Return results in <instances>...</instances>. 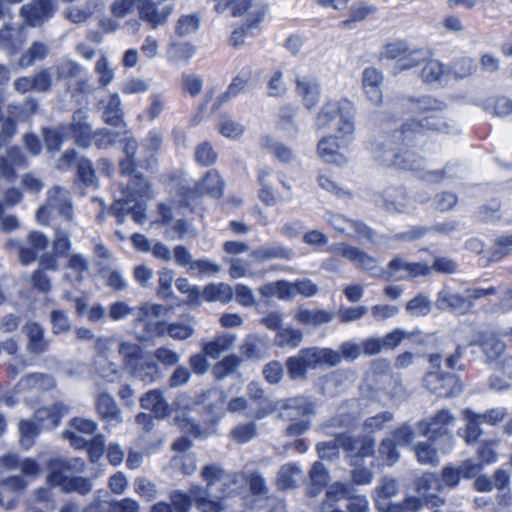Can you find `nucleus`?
<instances>
[{"instance_id":"obj_1","label":"nucleus","mask_w":512,"mask_h":512,"mask_svg":"<svg viewBox=\"0 0 512 512\" xmlns=\"http://www.w3.org/2000/svg\"><path fill=\"white\" fill-rule=\"evenodd\" d=\"M411 112L424 115L421 119H408L399 129L387 135L384 143L373 148L375 158L388 167L416 171L422 163V157L411 148L430 131L446 132L449 128L440 114L443 102L431 96L411 98Z\"/></svg>"},{"instance_id":"obj_2","label":"nucleus","mask_w":512,"mask_h":512,"mask_svg":"<svg viewBox=\"0 0 512 512\" xmlns=\"http://www.w3.org/2000/svg\"><path fill=\"white\" fill-rule=\"evenodd\" d=\"M86 467V462L80 457L50 458L46 462V483L50 488H60L65 494L77 493L86 496L92 491V480L76 475L83 473Z\"/></svg>"},{"instance_id":"obj_3","label":"nucleus","mask_w":512,"mask_h":512,"mask_svg":"<svg viewBox=\"0 0 512 512\" xmlns=\"http://www.w3.org/2000/svg\"><path fill=\"white\" fill-rule=\"evenodd\" d=\"M225 181L217 169H209L195 182L193 186L179 184L176 188V208L186 209L194 213L202 205L205 195L220 199L224 195Z\"/></svg>"},{"instance_id":"obj_4","label":"nucleus","mask_w":512,"mask_h":512,"mask_svg":"<svg viewBox=\"0 0 512 512\" xmlns=\"http://www.w3.org/2000/svg\"><path fill=\"white\" fill-rule=\"evenodd\" d=\"M340 361L341 355L331 348L309 347L302 348L297 355L288 357L285 366L291 380H304L309 370L322 365L333 367Z\"/></svg>"},{"instance_id":"obj_5","label":"nucleus","mask_w":512,"mask_h":512,"mask_svg":"<svg viewBox=\"0 0 512 512\" xmlns=\"http://www.w3.org/2000/svg\"><path fill=\"white\" fill-rule=\"evenodd\" d=\"M355 109L347 99L338 101H327L320 109L316 116L315 125L318 130L329 129L337 120L336 128L339 137H352L355 130Z\"/></svg>"},{"instance_id":"obj_6","label":"nucleus","mask_w":512,"mask_h":512,"mask_svg":"<svg viewBox=\"0 0 512 512\" xmlns=\"http://www.w3.org/2000/svg\"><path fill=\"white\" fill-rule=\"evenodd\" d=\"M399 493L398 481L390 476L380 478L372 492L374 507L378 512H418L421 502L418 496H407L398 503L390 500Z\"/></svg>"},{"instance_id":"obj_7","label":"nucleus","mask_w":512,"mask_h":512,"mask_svg":"<svg viewBox=\"0 0 512 512\" xmlns=\"http://www.w3.org/2000/svg\"><path fill=\"white\" fill-rule=\"evenodd\" d=\"M119 354L131 375L138 377L144 383H153L160 377L158 364L140 345L122 342L119 345Z\"/></svg>"},{"instance_id":"obj_8","label":"nucleus","mask_w":512,"mask_h":512,"mask_svg":"<svg viewBox=\"0 0 512 512\" xmlns=\"http://www.w3.org/2000/svg\"><path fill=\"white\" fill-rule=\"evenodd\" d=\"M432 55V50L426 47H410L406 40L398 39L383 45L379 60L394 61L399 71L416 68Z\"/></svg>"},{"instance_id":"obj_9","label":"nucleus","mask_w":512,"mask_h":512,"mask_svg":"<svg viewBox=\"0 0 512 512\" xmlns=\"http://www.w3.org/2000/svg\"><path fill=\"white\" fill-rule=\"evenodd\" d=\"M137 149L138 143L135 139H126L123 147L125 157L119 161V171L122 176L130 178L128 186L131 193L143 197L150 191V183L143 174L136 171L141 164L136 160Z\"/></svg>"},{"instance_id":"obj_10","label":"nucleus","mask_w":512,"mask_h":512,"mask_svg":"<svg viewBox=\"0 0 512 512\" xmlns=\"http://www.w3.org/2000/svg\"><path fill=\"white\" fill-rule=\"evenodd\" d=\"M340 446L350 466H361L365 459L375 455V439L369 434L353 435L349 432L339 433Z\"/></svg>"},{"instance_id":"obj_11","label":"nucleus","mask_w":512,"mask_h":512,"mask_svg":"<svg viewBox=\"0 0 512 512\" xmlns=\"http://www.w3.org/2000/svg\"><path fill=\"white\" fill-rule=\"evenodd\" d=\"M503 337H505L503 331L474 329L473 337L468 341L467 347H479L488 364H503L507 349Z\"/></svg>"},{"instance_id":"obj_12","label":"nucleus","mask_w":512,"mask_h":512,"mask_svg":"<svg viewBox=\"0 0 512 512\" xmlns=\"http://www.w3.org/2000/svg\"><path fill=\"white\" fill-rule=\"evenodd\" d=\"M455 421V417L449 409L442 408L434 415L424 418L417 422V429L421 436L426 437L431 442L444 440L452 442L453 435L450 427Z\"/></svg>"},{"instance_id":"obj_13","label":"nucleus","mask_w":512,"mask_h":512,"mask_svg":"<svg viewBox=\"0 0 512 512\" xmlns=\"http://www.w3.org/2000/svg\"><path fill=\"white\" fill-rule=\"evenodd\" d=\"M170 306L145 303L139 308V319L143 321V332L149 339L162 338L168 335L169 323L164 320L152 321V318L166 316Z\"/></svg>"},{"instance_id":"obj_14","label":"nucleus","mask_w":512,"mask_h":512,"mask_svg":"<svg viewBox=\"0 0 512 512\" xmlns=\"http://www.w3.org/2000/svg\"><path fill=\"white\" fill-rule=\"evenodd\" d=\"M423 384L439 398L454 397L462 390L459 376L444 371H428L423 378Z\"/></svg>"},{"instance_id":"obj_15","label":"nucleus","mask_w":512,"mask_h":512,"mask_svg":"<svg viewBox=\"0 0 512 512\" xmlns=\"http://www.w3.org/2000/svg\"><path fill=\"white\" fill-rule=\"evenodd\" d=\"M414 490L419 495L421 502L420 510L424 507H439L445 503V499L438 493L443 490V484L437 474L424 472L414 480Z\"/></svg>"},{"instance_id":"obj_16","label":"nucleus","mask_w":512,"mask_h":512,"mask_svg":"<svg viewBox=\"0 0 512 512\" xmlns=\"http://www.w3.org/2000/svg\"><path fill=\"white\" fill-rule=\"evenodd\" d=\"M57 11L55 0H31L20 8V16L29 27H39L49 21Z\"/></svg>"},{"instance_id":"obj_17","label":"nucleus","mask_w":512,"mask_h":512,"mask_svg":"<svg viewBox=\"0 0 512 512\" xmlns=\"http://www.w3.org/2000/svg\"><path fill=\"white\" fill-rule=\"evenodd\" d=\"M376 204L391 214L405 213L411 204V196L404 186H389L379 193Z\"/></svg>"},{"instance_id":"obj_18","label":"nucleus","mask_w":512,"mask_h":512,"mask_svg":"<svg viewBox=\"0 0 512 512\" xmlns=\"http://www.w3.org/2000/svg\"><path fill=\"white\" fill-rule=\"evenodd\" d=\"M67 137L71 136L75 144L83 149L89 148L93 143L92 126L87 121V116L81 110L73 114L72 121L64 124Z\"/></svg>"},{"instance_id":"obj_19","label":"nucleus","mask_w":512,"mask_h":512,"mask_svg":"<svg viewBox=\"0 0 512 512\" xmlns=\"http://www.w3.org/2000/svg\"><path fill=\"white\" fill-rule=\"evenodd\" d=\"M330 253L336 257H343L356 264L359 268L370 271L376 267L375 259L358 247L345 242L337 243L330 247Z\"/></svg>"},{"instance_id":"obj_20","label":"nucleus","mask_w":512,"mask_h":512,"mask_svg":"<svg viewBox=\"0 0 512 512\" xmlns=\"http://www.w3.org/2000/svg\"><path fill=\"white\" fill-rule=\"evenodd\" d=\"M26 240L29 246L18 247L19 261L23 265L33 263L38 258L39 252L45 251L49 246L48 237L41 231H30Z\"/></svg>"},{"instance_id":"obj_21","label":"nucleus","mask_w":512,"mask_h":512,"mask_svg":"<svg viewBox=\"0 0 512 512\" xmlns=\"http://www.w3.org/2000/svg\"><path fill=\"white\" fill-rule=\"evenodd\" d=\"M267 11L268 5L262 4L255 11L250 13L245 23L232 31L229 39V45L233 48H239L244 45L249 31L257 28L260 23L263 22Z\"/></svg>"},{"instance_id":"obj_22","label":"nucleus","mask_w":512,"mask_h":512,"mask_svg":"<svg viewBox=\"0 0 512 512\" xmlns=\"http://www.w3.org/2000/svg\"><path fill=\"white\" fill-rule=\"evenodd\" d=\"M276 176L271 167H263L257 170V182L259 185L258 198L268 207L277 203V191L274 187Z\"/></svg>"},{"instance_id":"obj_23","label":"nucleus","mask_w":512,"mask_h":512,"mask_svg":"<svg viewBox=\"0 0 512 512\" xmlns=\"http://www.w3.org/2000/svg\"><path fill=\"white\" fill-rule=\"evenodd\" d=\"M295 92L301 97L304 106L310 110L316 107L320 100V83L312 76L297 77L295 80Z\"/></svg>"},{"instance_id":"obj_24","label":"nucleus","mask_w":512,"mask_h":512,"mask_svg":"<svg viewBox=\"0 0 512 512\" xmlns=\"http://www.w3.org/2000/svg\"><path fill=\"white\" fill-rule=\"evenodd\" d=\"M27 166V159L20 147L11 146L6 155L0 156V175L8 181H14L17 177V169Z\"/></svg>"},{"instance_id":"obj_25","label":"nucleus","mask_w":512,"mask_h":512,"mask_svg":"<svg viewBox=\"0 0 512 512\" xmlns=\"http://www.w3.org/2000/svg\"><path fill=\"white\" fill-rule=\"evenodd\" d=\"M384 77L382 72L375 67H367L362 73V88L369 99L374 105H379L382 102V90L381 86Z\"/></svg>"},{"instance_id":"obj_26","label":"nucleus","mask_w":512,"mask_h":512,"mask_svg":"<svg viewBox=\"0 0 512 512\" xmlns=\"http://www.w3.org/2000/svg\"><path fill=\"white\" fill-rule=\"evenodd\" d=\"M339 149L338 137L333 135L323 137L317 144L318 155L323 161L343 166L348 162V158L340 153Z\"/></svg>"},{"instance_id":"obj_27","label":"nucleus","mask_w":512,"mask_h":512,"mask_svg":"<svg viewBox=\"0 0 512 512\" xmlns=\"http://www.w3.org/2000/svg\"><path fill=\"white\" fill-rule=\"evenodd\" d=\"M27 336V350L30 354L41 355L48 351L50 342L45 338L43 327L36 321H28L24 326Z\"/></svg>"},{"instance_id":"obj_28","label":"nucleus","mask_w":512,"mask_h":512,"mask_svg":"<svg viewBox=\"0 0 512 512\" xmlns=\"http://www.w3.org/2000/svg\"><path fill=\"white\" fill-rule=\"evenodd\" d=\"M437 303L439 308L449 310L458 315L467 314L473 307L470 299L458 294L442 291L438 295Z\"/></svg>"},{"instance_id":"obj_29","label":"nucleus","mask_w":512,"mask_h":512,"mask_svg":"<svg viewBox=\"0 0 512 512\" xmlns=\"http://www.w3.org/2000/svg\"><path fill=\"white\" fill-rule=\"evenodd\" d=\"M330 479L329 471L321 461L313 463L309 470V483L307 485V496L316 497L328 485Z\"/></svg>"},{"instance_id":"obj_30","label":"nucleus","mask_w":512,"mask_h":512,"mask_svg":"<svg viewBox=\"0 0 512 512\" xmlns=\"http://www.w3.org/2000/svg\"><path fill=\"white\" fill-rule=\"evenodd\" d=\"M95 408L101 420L109 423L122 422L121 411L110 394L100 393L95 400Z\"/></svg>"},{"instance_id":"obj_31","label":"nucleus","mask_w":512,"mask_h":512,"mask_svg":"<svg viewBox=\"0 0 512 512\" xmlns=\"http://www.w3.org/2000/svg\"><path fill=\"white\" fill-rule=\"evenodd\" d=\"M69 407L61 401L50 406L41 407L36 411L38 420L47 428L55 429L61 423L62 418L68 413Z\"/></svg>"},{"instance_id":"obj_32","label":"nucleus","mask_w":512,"mask_h":512,"mask_svg":"<svg viewBox=\"0 0 512 512\" xmlns=\"http://www.w3.org/2000/svg\"><path fill=\"white\" fill-rule=\"evenodd\" d=\"M140 405L143 409L150 410L159 419H163L169 414V405L159 389L146 392L140 398Z\"/></svg>"},{"instance_id":"obj_33","label":"nucleus","mask_w":512,"mask_h":512,"mask_svg":"<svg viewBox=\"0 0 512 512\" xmlns=\"http://www.w3.org/2000/svg\"><path fill=\"white\" fill-rule=\"evenodd\" d=\"M175 421L184 436H191L194 439H206L216 432V423L214 421L205 428L189 417H177Z\"/></svg>"},{"instance_id":"obj_34","label":"nucleus","mask_w":512,"mask_h":512,"mask_svg":"<svg viewBox=\"0 0 512 512\" xmlns=\"http://www.w3.org/2000/svg\"><path fill=\"white\" fill-rule=\"evenodd\" d=\"M249 397L251 400L257 402L259 404L258 409L252 415L255 420H261L270 414L274 413L278 410L279 405L278 402H274L269 400L265 396V391L261 387L255 386L252 388L249 386Z\"/></svg>"},{"instance_id":"obj_35","label":"nucleus","mask_w":512,"mask_h":512,"mask_svg":"<svg viewBox=\"0 0 512 512\" xmlns=\"http://www.w3.org/2000/svg\"><path fill=\"white\" fill-rule=\"evenodd\" d=\"M476 216L482 223L499 221L502 218V199L499 196L491 197L477 208Z\"/></svg>"},{"instance_id":"obj_36","label":"nucleus","mask_w":512,"mask_h":512,"mask_svg":"<svg viewBox=\"0 0 512 512\" xmlns=\"http://www.w3.org/2000/svg\"><path fill=\"white\" fill-rule=\"evenodd\" d=\"M25 388L38 393L50 391L55 388L56 383L53 376L46 373L34 372L27 374L20 382Z\"/></svg>"},{"instance_id":"obj_37","label":"nucleus","mask_w":512,"mask_h":512,"mask_svg":"<svg viewBox=\"0 0 512 512\" xmlns=\"http://www.w3.org/2000/svg\"><path fill=\"white\" fill-rule=\"evenodd\" d=\"M41 136L48 152L55 153L61 149L64 140L67 138L64 124L58 127H42Z\"/></svg>"},{"instance_id":"obj_38","label":"nucleus","mask_w":512,"mask_h":512,"mask_svg":"<svg viewBox=\"0 0 512 512\" xmlns=\"http://www.w3.org/2000/svg\"><path fill=\"white\" fill-rule=\"evenodd\" d=\"M235 341V337L229 334L218 335L212 340L203 343L202 352L212 359H218L220 355L228 350Z\"/></svg>"},{"instance_id":"obj_39","label":"nucleus","mask_w":512,"mask_h":512,"mask_svg":"<svg viewBox=\"0 0 512 512\" xmlns=\"http://www.w3.org/2000/svg\"><path fill=\"white\" fill-rule=\"evenodd\" d=\"M38 109V100L33 97H28L22 103L10 104L8 106V113L15 120L26 122L38 112Z\"/></svg>"},{"instance_id":"obj_40","label":"nucleus","mask_w":512,"mask_h":512,"mask_svg":"<svg viewBox=\"0 0 512 512\" xmlns=\"http://www.w3.org/2000/svg\"><path fill=\"white\" fill-rule=\"evenodd\" d=\"M437 442L422 441L417 443L413 450L417 461L422 465L436 466L439 463Z\"/></svg>"},{"instance_id":"obj_41","label":"nucleus","mask_w":512,"mask_h":512,"mask_svg":"<svg viewBox=\"0 0 512 512\" xmlns=\"http://www.w3.org/2000/svg\"><path fill=\"white\" fill-rule=\"evenodd\" d=\"M333 317V313L327 310L301 309L297 312L295 318L299 323L304 325L320 326L322 324L331 322Z\"/></svg>"},{"instance_id":"obj_42","label":"nucleus","mask_w":512,"mask_h":512,"mask_svg":"<svg viewBox=\"0 0 512 512\" xmlns=\"http://www.w3.org/2000/svg\"><path fill=\"white\" fill-rule=\"evenodd\" d=\"M62 193V189L58 186L54 187L48 196V204L50 207L55 208L58 213L65 218L67 221H72L74 217L73 204L70 199L59 195Z\"/></svg>"},{"instance_id":"obj_43","label":"nucleus","mask_w":512,"mask_h":512,"mask_svg":"<svg viewBox=\"0 0 512 512\" xmlns=\"http://www.w3.org/2000/svg\"><path fill=\"white\" fill-rule=\"evenodd\" d=\"M202 297L207 302L220 301L222 303H228L233 298V290L225 283H210L204 287Z\"/></svg>"},{"instance_id":"obj_44","label":"nucleus","mask_w":512,"mask_h":512,"mask_svg":"<svg viewBox=\"0 0 512 512\" xmlns=\"http://www.w3.org/2000/svg\"><path fill=\"white\" fill-rule=\"evenodd\" d=\"M190 492L195 496V505L201 512H221L220 501L210 499L202 486L193 484L190 486Z\"/></svg>"},{"instance_id":"obj_45","label":"nucleus","mask_w":512,"mask_h":512,"mask_svg":"<svg viewBox=\"0 0 512 512\" xmlns=\"http://www.w3.org/2000/svg\"><path fill=\"white\" fill-rule=\"evenodd\" d=\"M242 363V358L236 354H229L214 364L212 368L213 376L218 379H224L234 373Z\"/></svg>"},{"instance_id":"obj_46","label":"nucleus","mask_w":512,"mask_h":512,"mask_svg":"<svg viewBox=\"0 0 512 512\" xmlns=\"http://www.w3.org/2000/svg\"><path fill=\"white\" fill-rule=\"evenodd\" d=\"M433 54L427 58L420 71V77L425 83H434L440 81L445 74V66L439 60L432 58Z\"/></svg>"},{"instance_id":"obj_47","label":"nucleus","mask_w":512,"mask_h":512,"mask_svg":"<svg viewBox=\"0 0 512 512\" xmlns=\"http://www.w3.org/2000/svg\"><path fill=\"white\" fill-rule=\"evenodd\" d=\"M121 102L117 94L111 95L107 106L103 111V121L113 127H119L123 123Z\"/></svg>"},{"instance_id":"obj_48","label":"nucleus","mask_w":512,"mask_h":512,"mask_svg":"<svg viewBox=\"0 0 512 512\" xmlns=\"http://www.w3.org/2000/svg\"><path fill=\"white\" fill-rule=\"evenodd\" d=\"M170 505L174 512H190L195 504V496L192 493L180 489H174L169 492Z\"/></svg>"},{"instance_id":"obj_49","label":"nucleus","mask_w":512,"mask_h":512,"mask_svg":"<svg viewBox=\"0 0 512 512\" xmlns=\"http://www.w3.org/2000/svg\"><path fill=\"white\" fill-rule=\"evenodd\" d=\"M397 443L390 437L383 438L378 445V457L387 466H393L400 458Z\"/></svg>"},{"instance_id":"obj_50","label":"nucleus","mask_w":512,"mask_h":512,"mask_svg":"<svg viewBox=\"0 0 512 512\" xmlns=\"http://www.w3.org/2000/svg\"><path fill=\"white\" fill-rule=\"evenodd\" d=\"M194 160L201 167H211L218 160V153L209 141H203L195 147Z\"/></svg>"},{"instance_id":"obj_51","label":"nucleus","mask_w":512,"mask_h":512,"mask_svg":"<svg viewBox=\"0 0 512 512\" xmlns=\"http://www.w3.org/2000/svg\"><path fill=\"white\" fill-rule=\"evenodd\" d=\"M376 12V7L367 5L364 2H358L351 6L348 18L341 21L340 25L344 28H351L356 22L365 20L369 15Z\"/></svg>"},{"instance_id":"obj_52","label":"nucleus","mask_w":512,"mask_h":512,"mask_svg":"<svg viewBox=\"0 0 512 512\" xmlns=\"http://www.w3.org/2000/svg\"><path fill=\"white\" fill-rule=\"evenodd\" d=\"M171 467L183 476L192 475L197 468L196 456L194 453L174 455L170 461Z\"/></svg>"},{"instance_id":"obj_53","label":"nucleus","mask_w":512,"mask_h":512,"mask_svg":"<svg viewBox=\"0 0 512 512\" xmlns=\"http://www.w3.org/2000/svg\"><path fill=\"white\" fill-rule=\"evenodd\" d=\"M219 133L229 139H238L245 132V126L228 115H222L217 125Z\"/></svg>"},{"instance_id":"obj_54","label":"nucleus","mask_w":512,"mask_h":512,"mask_svg":"<svg viewBox=\"0 0 512 512\" xmlns=\"http://www.w3.org/2000/svg\"><path fill=\"white\" fill-rule=\"evenodd\" d=\"M339 433L335 434L334 439L330 441H322L316 444V451L320 459L322 460H337L340 458V446Z\"/></svg>"},{"instance_id":"obj_55","label":"nucleus","mask_w":512,"mask_h":512,"mask_svg":"<svg viewBox=\"0 0 512 512\" xmlns=\"http://www.w3.org/2000/svg\"><path fill=\"white\" fill-rule=\"evenodd\" d=\"M252 6V0H225L218 1L215 4V11L219 14L224 13L227 9L233 17L244 15Z\"/></svg>"},{"instance_id":"obj_56","label":"nucleus","mask_w":512,"mask_h":512,"mask_svg":"<svg viewBox=\"0 0 512 512\" xmlns=\"http://www.w3.org/2000/svg\"><path fill=\"white\" fill-rule=\"evenodd\" d=\"M279 408L284 410L294 409L301 416H309L315 412L314 403L303 396H296L285 399Z\"/></svg>"},{"instance_id":"obj_57","label":"nucleus","mask_w":512,"mask_h":512,"mask_svg":"<svg viewBox=\"0 0 512 512\" xmlns=\"http://www.w3.org/2000/svg\"><path fill=\"white\" fill-rule=\"evenodd\" d=\"M275 339L279 347L297 348L303 340V333L291 327L282 328Z\"/></svg>"},{"instance_id":"obj_58","label":"nucleus","mask_w":512,"mask_h":512,"mask_svg":"<svg viewBox=\"0 0 512 512\" xmlns=\"http://www.w3.org/2000/svg\"><path fill=\"white\" fill-rule=\"evenodd\" d=\"M144 146L148 152H150L151 158L143 161L140 166L145 169H149L152 163H156L155 155L159 152L162 146V136L157 131H150L146 138Z\"/></svg>"},{"instance_id":"obj_59","label":"nucleus","mask_w":512,"mask_h":512,"mask_svg":"<svg viewBox=\"0 0 512 512\" xmlns=\"http://www.w3.org/2000/svg\"><path fill=\"white\" fill-rule=\"evenodd\" d=\"M486 109L495 116H507L512 113V100L505 96L491 97L486 100Z\"/></svg>"},{"instance_id":"obj_60","label":"nucleus","mask_w":512,"mask_h":512,"mask_svg":"<svg viewBox=\"0 0 512 512\" xmlns=\"http://www.w3.org/2000/svg\"><path fill=\"white\" fill-rule=\"evenodd\" d=\"M354 488L352 484L343 483V482H335L333 483L329 489L326 491V497L323 501H330L332 503H337L342 499H347L353 493Z\"/></svg>"},{"instance_id":"obj_61","label":"nucleus","mask_w":512,"mask_h":512,"mask_svg":"<svg viewBox=\"0 0 512 512\" xmlns=\"http://www.w3.org/2000/svg\"><path fill=\"white\" fill-rule=\"evenodd\" d=\"M394 415L390 411H382L374 416H370L365 419L363 426L369 433H376L383 430L386 425L391 422Z\"/></svg>"},{"instance_id":"obj_62","label":"nucleus","mask_w":512,"mask_h":512,"mask_svg":"<svg viewBox=\"0 0 512 512\" xmlns=\"http://www.w3.org/2000/svg\"><path fill=\"white\" fill-rule=\"evenodd\" d=\"M47 55L46 46L38 41L32 43L29 49L22 54L19 59V64L22 67L31 66L36 60L44 59Z\"/></svg>"},{"instance_id":"obj_63","label":"nucleus","mask_w":512,"mask_h":512,"mask_svg":"<svg viewBox=\"0 0 512 512\" xmlns=\"http://www.w3.org/2000/svg\"><path fill=\"white\" fill-rule=\"evenodd\" d=\"M200 19L196 14L182 15L175 26V33L182 37L198 30Z\"/></svg>"},{"instance_id":"obj_64","label":"nucleus","mask_w":512,"mask_h":512,"mask_svg":"<svg viewBox=\"0 0 512 512\" xmlns=\"http://www.w3.org/2000/svg\"><path fill=\"white\" fill-rule=\"evenodd\" d=\"M512 252V234L502 235L495 239L491 259L499 261Z\"/></svg>"}]
</instances>
